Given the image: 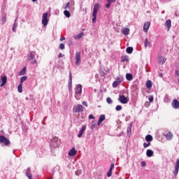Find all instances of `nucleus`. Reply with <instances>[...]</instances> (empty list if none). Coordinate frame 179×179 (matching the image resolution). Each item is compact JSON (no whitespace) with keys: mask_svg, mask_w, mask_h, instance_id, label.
<instances>
[{"mask_svg":"<svg viewBox=\"0 0 179 179\" xmlns=\"http://www.w3.org/2000/svg\"><path fill=\"white\" fill-rule=\"evenodd\" d=\"M78 153V151L75 149V148H71V150L69 152V156H75Z\"/></svg>","mask_w":179,"mask_h":179,"instance_id":"2eb2a0df","label":"nucleus"},{"mask_svg":"<svg viewBox=\"0 0 179 179\" xmlns=\"http://www.w3.org/2000/svg\"><path fill=\"white\" fill-rule=\"evenodd\" d=\"M121 61L122 62H127V61H128V56H122Z\"/></svg>","mask_w":179,"mask_h":179,"instance_id":"72a5a7b5","label":"nucleus"},{"mask_svg":"<svg viewBox=\"0 0 179 179\" xmlns=\"http://www.w3.org/2000/svg\"><path fill=\"white\" fill-rule=\"evenodd\" d=\"M82 94V85H78L76 90V94Z\"/></svg>","mask_w":179,"mask_h":179,"instance_id":"6ab92c4d","label":"nucleus"},{"mask_svg":"<svg viewBox=\"0 0 179 179\" xmlns=\"http://www.w3.org/2000/svg\"><path fill=\"white\" fill-rule=\"evenodd\" d=\"M116 111H121L122 110V106L121 105H117L115 108Z\"/></svg>","mask_w":179,"mask_h":179,"instance_id":"58836bf2","label":"nucleus"},{"mask_svg":"<svg viewBox=\"0 0 179 179\" xmlns=\"http://www.w3.org/2000/svg\"><path fill=\"white\" fill-rule=\"evenodd\" d=\"M26 175H27V177H28L29 179H33V176H32L31 173H27Z\"/></svg>","mask_w":179,"mask_h":179,"instance_id":"79ce46f5","label":"nucleus"},{"mask_svg":"<svg viewBox=\"0 0 179 179\" xmlns=\"http://www.w3.org/2000/svg\"><path fill=\"white\" fill-rule=\"evenodd\" d=\"M164 136L168 141H171V139H173V134L170 131H169L168 134H165Z\"/></svg>","mask_w":179,"mask_h":179,"instance_id":"f3484780","label":"nucleus"},{"mask_svg":"<svg viewBox=\"0 0 179 179\" xmlns=\"http://www.w3.org/2000/svg\"><path fill=\"white\" fill-rule=\"evenodd\" d=\"M146 155L148 157H152L153 156V150H148L146 151Z\"/></svg>","mask_w":179,"mask_h":179,"instance_id":"a878e982","label":"nucleus"},{"mask_svg":"<svg viewBox=\"0 0 179 179\" xmlns=\"http://www.w3.org/2000/svg\"><path fill=\"white\" fill-rule=\"evenodd\" d=\"M169 1H171V0H169Z\"/></svg>","mask_w":179,"mask_h":179,"instance_id":"680f3d73","label":"nucleus"},{"mask_svg":"<svg viewBox=\"0 0 179 179\" xmlns=\"http://www.w3.org/2000/svg\"><path fill=\"white\" fill-rule=\"evenodd\" d=\"M59 49H60V50H65V44L61 43V44L59 45Z\"/></svg>","mask_w":179,"mask_h":179,"instance_id":"a19ab883","label":"nucleus"},{"mask_svg":"<svg viewBox=\"0 0 179 179\" xmlns=\"http://www.w3.org/2000/svg\"><path fill=\"white\" fill-rule=\"evenodd\" d=\"M101 76H104V75L101 73Z\"/></svg>","mask_w":179,"mask_h":179,"instance_id":"bf43d9fd","label":"nucleus"},{"mask_svg":"<svg viewBox=\"0 0 179 179\" xmlns=\"http://www.w3.org/2000/svg\"><path fill=\"white\" fill-rule=\"evenodd\" d=\"M121 82H122V80H116L114 81L113 83V87L115 88L119 86V85H121Z\"/></svg>","mask_w":179,"mask_h":179,"instance_id":"4be33fe9","label":"nucleus"},{"mask_svg":"<svg viewBox=\"0 0 179 179\" xmlns=\"http://www.w3.org/2000/svg\"><path fill=\"white\" fill-rule=\"evenodd\" d=\"M0 143H3L5 146H9L10 141L5 136H0Z\"/></svg>","mask_w":179,"mask_h":179,"instance_id":"f03ea898","label":"nucleus"},{"mask_svg":"<svg viewBox=\"0 0 179 179\" xmlns=\"http://www.w3.org/2000/svg\"><path fill=\"white\" fill-rule=\"evenodd\" d=\"M69 85L70 86L72 85V74H71V73H69Z\"/></svg>","mask_w":179,"mask_h":179,"instance_id":"c9c22d12","label":"nucleus"},{"mask_svg":"<svg viewBox=\"0 0 179 179\" xmlns=\"http://www.w3.org/2000/svg\"><path fill=\"white\" fill-rule=\"evenodd\" d=\"M46 179H51V177H48L46 178Z\"/></svg>","mask_w":179,"mask_h":179,"instance_id":"13d9d810","label":"nucleus"},{"mask_svg":"<svg viewBox=\"0 0 179 179\" xmlns=\"http://www.w3.org/2000/svg\"><path fill=\"white\" fill-rule=\"evenodd\" d=\"M64 14L66 16V17H71V13L68 10H65L64 11Z\"/></svg>","mask_w":179,"mask_h":179,"instance_id":"7c9ffc66","label":"nucleus"},{"mask_svg":"<svg viewBox=\"0 0 179 179\" xmlns=\"http://www.w3.org/2000/svg\"><path fill=\"white\" fill-rule=\"evenodd\" d=\"M145 85H146L147 89H152V80H147Z\"/></svg>","mask_w":179,"mask_h":179,"instance_id":"b1692460","label":"nucleus"},{"mask_svg":"<svg viewBox=\"0 0 179 179\" xmlns=\"http://www.w3.org/2000/svg\"><path fill=\"white\" fill-rule=\"evenodd\" d=\"M122 33L124 34V36H128L129 34V28H123L122 29Z\"/></svg>","mask_w":179,"mask_h":179,"instance_id":"5701e85b","label":"nucleus"},{"mask_svg":"<svg viewBox=\"0 0 179 179\" xmlns=\"http://www.w3.org/2000/svg\"><path fill=\"white\" fill-rule=\"evenodd\" d=\"M73 113H83V106L78 104L73 108Z\"/></svg>","mask_w":179,"mask_h":179,"instance_id":"7ed1b4c3","label":"nucleus"},{"mask_svg":"<svg viewBox=\"0 0 179 179\" xmlns=\"http://www.w3.org/2000/svg\"><path fill=\"white\" fill-rule=\"evenodd\" d=\"M94 127H96V122L93 121L92 122L91 129H94Z\"/></svg>","mask_w":179,"mask_h":179,"instance_id":"37998d69","label":"nucleus"},{"mask_svg":"<svg viewBox=\"0 0 179 179\" xmlns=\"http://www.w3.org/2000/svg\"><path fill=\"white\" fill-rule=\"evenodd\" d=\"M149 27H150V22H145L143 26V30L145 33H148V30H149Z\"/></svg>","mask_w":179,"mask_h":179,"instance_id":"ddd939ff","label":"nucleus"},{"mask_svg":"<svg viewBox=\"0 0 179 179\" xmlns=\"http://www.w3.org/2000/svg\"><path fill=\"white\" fill-rule=\"evenodd\" d=\"M173 108H179V101L177 99H174L171 103Z\"/></svg>","mask_w":179,"mask_h":179,"instance_id":"9d476101","label":"nucleus"},{"mask_svg":"<svg viewBox=\"0 0 179 179\" xmlns=\"http://www.w3.org/2000/svg\"><path fill=\"white\" fill-rule=\"evenodd\" d=\"M17 27V23L14 22V24L13 25V31H16Z\"/></svg>","mask_w":179,"mask_h":179,"instance_id":"e433bc0d","label":"nucleus"},{"mask_svg":"<svg viewBox=\"0 0 179 179\" xmlns=\"http://www.w3.org/2000/svg\"><path fill=\"white\" fill-rule=\"evenodd\" d=\"M118 100L122 103V104H127L129 101V99L124 95H120Z\"/></svg>","mask_w":179,"mask_h":179,"instance_id":"39448f33","label":"nucleus"},{"mask_svg":"<svg viewBox=\"0 0 179 179\" xmlns=\"http://www.w3.org/2000/svg\"><path fill=\"white\" fill-rule=\"evenodd\" d=\"M1 87H3V86H5L6 85V82H8V78L6 76H3L1 78Z\"/></svg>","mask_w":179,"mask_h":179,"instance_id":"1a4fd4ad","label":"nucleus"},{"mask_svg":"<svg viewBox=\"0 0 179 179\" xmlns=\"http://www.w3.org/2000/svg\"><path fill=\"white\" fill-rule=\"evenodd\" d=\"M85 131H86V126H83L79 134H78V137L80 138L81 136H83V132H85Z\"/></svg>","mask_w":179,"mask_h":179,"instance_id":"4468645a","label":"nucleus"},{"mask_svg":"<svg viewBox=\"0 0 179 179\" xmlns=\"http://www.w3.org/2000/svg\"><path fill=\"white\" fill-rule=\"evenodd\" d=\"M20 76H22L23 75H26V67H24L20 72H19Z\"/></svg>","mask_w":179,"mask_h":179,"instance_id":"c756f323","label":"nucleus"},{"mask_svg":"<svg viewBox=\"0 0 179 179\" xmlns=\"http://www.w3.org/2000/svg\"><path fill=\"white\" fill-rule=\"evenodd\" d=\"M64 40H65V37L60 38V41H64Z\"/></svg>","mask_w":179,"mask_h":179,"instance_id":"5fc2aeb1","label":"nucleus"},{"mask_svg":"<svg viewBox=\"0 0 179 179\" xmlns=\"http://www.w3.org/2000/svg\"><path fill=\"white\" fill-rule=\"evenodd\" d=\"M145 141L147 142H152V141H153V137L152 136V135H147L145 136Z\"/></svg>","mask_w":179,"mask_h":179,"instance_id":"393cba45","label":"nucleus"},{"mask_svg":"<svg viewBox=\"0 0 179 179\" xmlns=\"http://www.w3.org/2000/svg\"><path fill=\"white\" fill-rule=\"evenodd\" d=\"M31 64H37V60H34Z\"/></svg>","mask_w":179,"mask_h":179,"instance_id":"6e6d98bb","label":"nucleus"},{"mask_svg":"<svg viewBox=\"0 0 179 179\" xmlns=\"http://www.w3.org/2000/svg\"><path fill=\"white\" fill-rule=\"evenodd\" d=\"M166 60H167V59H166V57H164L161 56L159 57V62L160 65H163L166 62Z\"/></svg>","mask_w":179,"mask_h":179,"instance_id":"a211bd4d","label":"nucleus"},{"mask_svg":"<svg viewBox=\"0 0 179 179\" xmlns=\"http://www.w3.org/2000/svg\"><path fill=\"white\" fill-rule=\"evenodd\" d=\"M175 75H176V76H179V71H178V70H176Z\"/></svg>","mask_w":179,"mask_h":179,"instance_id":"3c124183","label":"nucleus"},{"mask_svg":"<svg viewBox=\"0 0 179 179\" xmlns=\"http://www.w3.org/2000/svg\"><path fill=\"white\" fill-rule=\"evenodd\" d=\"M83 32L80 33L79 34L74 36V38L75 40H79L80 38H82V37H83Z\"/></svg>","mask_w":179,"mask_h":179,"instance_id":"bb28decb","label":"nucleus"},{"mask_svg":"<svg viewBox=\"0 0 179 179\" xmlns=\"http://www.w3.org/2000/svg\"><path fill=\"white\" fill-rule=\"evenodd\" d=\"M23 84H20L17 87V90L19 92V93H22L23 92Z\"/></svg>","mask_w":179,"mask_h":179,"instance_id":"2f4dec72","label":"nucleus"},{"mask_svg":"<svg viewBox=\"0 0 179 179\" xmlns=\"http://www.w3.org/2000/svg\"><path fill=\"white\" fill-rule=\"evenodd\" d=\"M104 120H106V115H101L98 120L97 125H100V124H101V122L104 121Z\"/></svg>","mask_w":179,"mask_h":179,"instance_id":"dca6fc26","label":"nucleus"},{"mask_svg":"<svg viewBox=\"0 0 179 179\" xmlns=\"http://www.w3.org/2000/svg\"><path fill=\"white\" fill-rule=\"evenodd\" d=\"M32 1V2H36V1H37V0H31Z\"/></svg>","mask_w":179,"mask_h":179,"instance_id":"4d7b16f0","label":"nucleus"},{"mask_svg":"<svg viewBox=\"0 0 179 179\" xmlns=\"http://www.w3.org/2000/svg\"><path fill=\"white\" fill-rule=\"evenodd\" d=\"M2 24H5L6 23V15H4L1 18Z\"/></svg>","mask_w":179,"mask_h":179,"instance_id":"f704fd0d","label":"nucleus"},{"mask_svg":"<svg viewBox=\"0 0 179 179\" xmlns=\"http://www.w3.org/2000/svg\"><path fill=\"white\" fill-rule=\"evenodd\" d=\"M165 27H167L168 31H170V29L171 27V20H168L165 22Z\"/></svg>","mask_w":179,"mask_h":179,"instance_id":"f8f14e48","label":"nucleus"},{"mask_svg":"<svg viewBox=\"0 0 179 179\" xmlns=\"http://www.w3.org/2000/svg\"><path fill=\"white\" fill-rule=\"evenodd\" d=\"M80 64V52L76 53V65Z\"/></svg>","mask_w":179,"mask_h":179,"instance_id":"0eeeda50","label":"nucleus"},{"mask_svg":"<svg viewBox=\"0 0 179 179\" xmlns=\"http://www.w3.org/2000/svg\"><path fill=\"white\" fill-rule=\"evenodd\" d=\"M133 51H134V48L132 47H128L126 49V52H127V54H132Z\"/></svg>","mask_w":179,"mask_h":179,"instance_id":"c85d7f7f","label":"nucleus"},{"mask_svg":"<svg viewBox=\"0 0 179 179\" xmlns=\"http://www.w3.org/2000/svg\"><path fill=\"white\" fill-rule=\"evenodd\" d=\"M131 126H129L128 128H127V134H131Z\"/></svg>","mask_w":179,"mask_h":179,"instance_id":"de8ad7c7","label":"nucleus"},{"mask_svg":"<svg viewBox=\"0 0 179 179\" xmlns=\"http://www.w3.org/2000/svg\"><path fill=\"white\" fill-rule=\"evenodd\" d=\"M25 80H27V76H22L20 79V84L23 85V82H25Z\"/></svg>","mask_w":179,"mask_h":179,"instance_id":"473e14b6","label":"nucleus"},{"mask_svg":"<svg viewBox=\"0 0 179 179\" xmlns=\"http://www.w3.org/2000/svg\"><path fill=\"white\" fill-rule=\"evenodd\" d=\"M141 166H142V167H145V166H146V162L145 161H143L141 162Z\"/></svg>","mask_w":179,"mask_h":179,"instance_id":"09e8293b","label":"nucleus"},{"mask_svg":"<svg viewBox=\"0 0 179 179\" xmlns=\"http://www.w3.org/2000/svg\"><path fill=\"white\" fill-rule=\"evenodd\" d=\"M48 13H45L43 14V18H42V24L43 26H47L48 24Z\"/></svg>","mask_w":179,"mask_h":179,"instance_id":"20e7f679","label":"nucleus"},{"mask_svg":"<svg viewBox=\"0 0 179 179\" xmlns=\"http://www.w3.org/2000/svg\"><path fill=\"white\" fill-rule=\"evenodd\" d=\"M160 76H163V74H159Z\"/></svg>","mask_w":179,"mask_h":179,"instance_id":"052dcab7","label":"nucleus"},{"mask_svg":"<svg viewBox=\"0 0 179 179\" xmlns=\"http://www.w3.org/2000/svg\"><path fill=\"white\" fill-rule=\"evenodd\" d=\"M69 5H70L69 2L66 3V6L64 7V9H68V8H69Z\"/></svg>","mask_w":179,"mask_h":179,"instance_id":"49530a36","label":"nucleus"},{"mask_svg":"<svg viewBox=\"0 0 179 179\" xmlns=\"http://www.w3.org/2000/svg\"><path fill=\"white\" fill-rule=\"evenodd\" d=\"M126 79L127 80L131 81V80H132V79H134V76H132V74H131V73H127V74H126Z\"/></svg>","mask_w":179,"mask_h":179,"instance_id":"cd10ccee","label":"nucleus"},{"mask_svg":"<svg viewBox=\"0 0 179 179\" xmlns=\"http://www.w3.org/2000/svg\"><path fill=\"white\" fill-rule=\"evenodd\" d=\"M150 43H149V41H148V38H145V48H148V45H149Z\"/></svg>","mask_w":179,"mask_h":179,"instance_id":"ea45409f","label":"nucleus"},{"mask_svg":"<svg viewBox=\"0 0 179 179\" xmlns=\"http://www.w3.org/2000/svg\"><path fill=\"white\" fill-rule=\"evenodd\" d=\"M108 3H106V8H107V9L110 8L111 6V3L115 2V1L117 0H106Z\"/></svg>","mask_w":179,"mask_h":179,"instance_id":"aec40b11","label":"nucleus"},{"mask_svg":"<svg viewBox=\"0 0 179 179\" xmlns=\"http://www.w3.org/2000/svg\"><path fill=\"white\" fill-rule=\"evenodd\" d=\"M62 57H64V55H62V53H59L58 57L62 58Z\"/></svg>","mask_w":179,"mask_h":179,"instance_id":"864d4df0","label":"nucleus"},{"mask_svg":"<svg viewBox=\"0 0 179 179\" xmlns=\"http://www.w3.org/2000/svg\"><path fill=\"white\" fill-rule=\"evenodd\" d=\"M113 169H114V163L111 164L110 168L107 173V177H111V176L113 175Z\"/></svg>","mask_w":179,"mask_h":179,"instance_id":"9b49d317","label":"nucleus"},{"mask_svg":"<svg viewBox=\"0 0 179 179\" xmlns=\"http://www.w3.org/2000/svg\"><path fill=\"white\" fill-rule=\"evenodd\" d=\"M106 101H107V103H108V104H113V100H112L111 98H110V97H108V98L106 99Z\"/></svg>","mask_w":179,"mask_h":179,"instance_id":"4c0bfd02","label":"nucleus"},{"mask_svg":"<svg viewBox=\"0 0 179 179\" xmlns=\"http://www.w3.org/2000/svg\"><path fill=\"white\" fill-rule=\"evenodd\" d=\"M89 118L90 120H94L93 115H90Z\"/></svg>","mask_w":179,"mask_h":179,"instance_id":"8fccbe9b","label":"nucleus"},{"mask_svg":"<svg viewBox=\"0 0 179 179\" xmlns=\"http://www.w3.org/2000/svg\"><path fill=\"white\" fill-rule=\"evenodd\" d=\"M59 144H60V142L58 140V138H55L52 142L51 145L52 146V148H59Z\"/></svg>","mask_w":179,"mask_h":179,"instance_id":"423d86ee","label":"nucleus"},{"mask_svg":"<svg viewBox=\"0 0 179 179\" xmlns=\"http://www.w3.org/2000/svg\"><path fill=\"white\" fill-rule=\"evenodd\" d=\"M150 145H151L150 143H143V146H144L145 148H149V146H150Z\"/></svg>","mask_w":179,"mask_h":179,"instance_id":"c03bdc74","label":"nucleus"},{"mask_svg":"<svg viewBox=\"0 0 179 179\" xmlns=\"http://www.w3.org/2000/svg\"><path fill=\"white\" fill-rule=\"evenodd\" d=\"M178 170H179V159L176 160L175 171H173V174L175 176H177L178 174Z\"/></svg>","mask_w":179,"mask_h":179,"instance_id":"6e6552de","label":"nucleus"},{"mask_svg":"<svg viewBox=\"0 0 179 179\" xmlns=\"http://www.w3.org/2000/svg\"><path fill=\"white\" fill-rule=\"evenodd\" d=\"M148 99L150 103H153V100H154L153 96H150Z\"/></svg>","mask_w":179,"mask_h":179,"instance_id":"a18cd8bd","label":"nucleus"},{"mask_svg":"<svg viewBox=\"0 0 179 179\" xmlns=\"http://www.w3.org/2000/svg\"><path fill=\"white\" fill-rule=\"evenodd\" d=\"M83 106H85V107H87V103H86V101H83Z\"/></svg>","mask_w":179,"mask_h":179,"instance_id":"603ef678","label":"nucleus"},{"mask_svg":"<svg viewBox=\"0 0 179 179\" xmlns=\"http://www.w3.org/2000/svg\"><path fill=\"white\" fill-rule=\"evenodd\" d=\"M36 55L33 52H31L29 55H28L27 61H31V59H34Z\"/></svg>","mask_w":179,"mask_h":179,"instance_id":"412c9836","label":"nucleus"},{"mask_svg":"<svg viewBox=\"0 0 179 179\" xmlns=\"http://www.w3.org/2000/svg\"><path fill=\"white\" fill-rule=\"evenodd\" d=\"M100 8H101V5L100 3H95L94 6V10L92 13V23H96V20L97 19V12L100 10Z\"/></svg>","mask_w":179,"mask_h":179,"instance_id":"f257e3e1","label":"nucleus"}]
</instances>
